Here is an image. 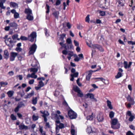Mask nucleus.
Returning <instances> with one entry per match:
<instances>
[{"instance_id":"obj_63","label":"nucleus","mask_w":135,"mask_h":135,"mask_svg":"<svg viewBox=\"0 0 135 135\" xmlns=\"http://www.w3.org/2000/svg\"><path fill=\"white\" fill-rule=\"evenodd\" d=\"M80 60V58H79L77 56H76V57L75 58L74 60L75 61L78 62Z\"/></svg>"},{"instance_id":"obj_55","label":"nucleus","mask_w":135,"mask_h":135,"mask_svg":"<svg viewBox=\"0 0 135 135\" xmlns=\"http://www.w3.org/2000/svg\"><path fill=\"white\" fill-rule=\"evenodd\" d=\"M99 13L100 15L102 16H105V12L102 11H100Z\"/></svg>"},{"instance_id":"obj_11","label":"nucleus","mask_w":135,"mask_h":135,"mask_svg":"<svg viewBox=\"0 0 135 135\" xmlns=\"http://www.w3.org/2000/svg\"><path fill=\"white\" fill-rule=\"evenodd\" d=\"M44 85V83L41 80L38 82V86L35 87V88L36 90H38Z\"/></svg>"},{"instance_id":"obj_19","label":"nucleus","mask_w":135,"mask_h":135,"mask_svg":"<svg viewBox=\"0 0 135 135\" xmlns=\"http://www.w3.org/2000/svg\"><path fill=\"white\" fill-rule=\"evenodd\" d=\"M25 13L27 15L32 14V11L30 8H26L24 11Z\"/></svg>"},{"instance_id":"obj_39","label":"nucleus","mask_w":135,"mask_h":135,"mask_svg":"<svg viewBox=\"0 0 135 135\" xmlns=\"http://www.w3.org/2000/svg\"><path fill=\"white\" fill-rule=\"evenodd\" d=\"M8 84L7 82H1L0 83V88L3 85H6Z\"/></svg>"},{"instance_id":"obj_21","label":"nucleus","mask_w":135,"mask_h":135,"mask_svg":"<svg viewBox=\"0 0 135 135\" xmlns=\"http://www.w3.org/2000/svg\"><path fill=\"white\" fill-rule=\"evenodd\" d=\"M10 6L11 7H13L14 8H16L18 7L17 4L15 2H11L10 3Z\"/></svg>"},{"instance_id":"obj_7","label":"nucleus","mask_w":135,"mask_h":135,"mask_svg":"<svg viewBox=\"0 0 135 135\" xmlns=\"http://www.w3.org/2000/svg\"><path fill=\"white\" fill-rule=\"evenodd\" d=\"M17 53L12 52L10 54V57L9 59L10 61H13L15 60V58L17 56Z\"/></svg>"},{"instance_id":"obj_6","label":"nucleus","mask_w":135,"mask_h":135,"mask_svg":"<svg viewBox=\"0 0 135 135\" xmlns=\"http://www.w3.org/2000/svg\"><path fill=\"white\" fill-rule=\"evenodd\" d=\"M33 67H35L32 68L30 69V72H32V73H36L38 71V70L39 69V67L38 66V64H37L36 65L32 64Z\"/></svg>"},{"instance_id":"obj_25","label":"nucleus","mask_w":135,"mask_h":135,"mask_svg":"<svg viewBox=\"0 0 135 135\" xmlns=\"http://www.w3.org/2000/svg\"><path fill=\"white\" fill-rule=\"evenodd\" d=\"M87 96L90 99H93L94 101L96 102L97 101V100L94 98V95L92 93H88L87 94Z\"/></svg>"},{"instance_id":"obj_50","label":"nucleus","mask_w":135,"mask_h":135,"mask_svg":"<svg viewBox=\"0 0 135 135\" xmlns=\"http://www.w3.org/2000/svg\"><path fill=\"white\" fill-rule=\"evenodd\" d=\"M21 40H26L28 39V38L23 36H21L20 37Z\"/></svg>"},{"instance_id":"obj_12","label":"nucleus","mask_w":135,"mask_h":135,"mask_svg":"<svg viewBox=\"0 0 135 135\" xmlns=\"http://www.w3.org/2000/svg\"><path fill=\"white\" fill-rule=\"evenodd\" d=\"M19 129L21 130H27L30 129V128H29L28 126H25L22 123L20 124L19 126Z\"/></svg>"},{"instance_id":"obj_43","label":"nucleus","mask_w":135,"mask_h":135,"mask_svg":"<svg viewBox=\"0 0 135 135\" xmlns=\"http://www.w3.org/2000/svg\"><path fill=\"white\" fill-rule=\"evenodd\" d=\"M78 97H81L83 96V94L82 92L80 90L78 93Z\"/></svg>"},{"instance_id":"obj_8","label":"nucleus","mask_w":135,"mask_h":135,"mask_svg":"<svg viewBox=\"0 0 135 135\" xmlns=\"http://www.w3.org/2000/svg\"><path fill=\"white\" fill-rule=\"evenodd\" d=\"M92 48L94 49H97L101 51H103L104 50L100 46L96 44L92 45Z\"/></svg>"},{"instance_id":"obj_53","label":"nucleus","mask_w":135,"mask_h":135,"mask_svg":"<svg viewBox=\"0 0 135 135\" xmlns=\"http://www.w3.org/2000/svg\"><path fill=\"white\" fill-rule=\"evenodd\" d=\"M66 42L68 44H72L71 40L70 38H68L66 40Z\"/></svg>"},{"instance_id":"obj_13","label":"nucleus","mask_w":135,"mask_h":135,"mask_svg":"<svg viewBox=\"0 0 135 135\" xmlns=\"http://www.w3.org/2000/svg\"><path fill=\"white\" fill-rule=\"evenodd\" d=\"M126 99L127 100L129 101L131 104L133 105L134 104L135 102L134 101V99L133 98L131 97L129 95H128L126 97Z\"/></svg>"},{"instance_id":"obj_18","label":"nucleus","mask_w":135,"mask_h":135,"mask_svg":"<svg viewBox=\"0 0 135 135\" xmlns=\"http://www.w3.org/2000/svg\"><path fill=\"white\" fill-rule=\"evenodd\" d=\"M93 72V71L92 70H90L88 71V75L86 77V79L87 80H89L90 79L92 74Z\"/></svg>"},{"instance_id":"obj_33","label":"nucleus","mask_w":135,"mask_h":135,"mask_svg":"<svg viewBox=\"0 0 135 135\" xmlns=\"http://www.w3.org/2000/svg\"><path fill=\"white\" fill-rule=\"evenodd\" d=\"M45 35L48 37L49 36V31L46 28H45L44 29Z\"/></svg>"},{"instance_id":"obj_57","label":"nucleus","mask_w":135,"mask_h":135,"mask_svg":"<svg viewBox=\"0 0 135 135\" xmlns=\"http://www.w3.org/2000/svg\"><path fill=\"white\" fill-rule=\"evenodd\" d=\"M128 43L129 45H135V42L133 41H128Z\"/></svg>"},{"instance_id":"obj_37","label":"nucleus","mask_w":135,"mask_h":135,"mask_svg":"<svg viewBox=\"0 0 135 135\" xmlns=\"http://www.w3.org/2000/svg\"><path fill=\"white\" fill-rule=\"evenodd\" d=\"M122 76V74L120 72H119L117 75H116L115 76V78L116 79H118L121 77Z\"/></svg>"},{"instance_id":"obj_27","label":"nucleus","mask_w":135,"mask_h":135,"mask_svg":"<svg viewBox=\"0 0 135 135\" xmlns=\"http://www.w3.org/2000/svg\"><path fill=\"white\" fill-rule=\"evenodd\" d=\"M59 13V12L58 11H55L53 12L52 14L56 18L58 19Z\"/></svg>"},{"instance_id":"obj_34","label":"nucleus","mask_w":135,"mask_h":135,"mask_svg":"<svg viewBox=\"0 0 135 135\" xmlns=\"http://www.w3.org/2000/svg\"><path fill=\"white\" fill-rule=\"evenodd\" d=\"M37 98L36 97L35 98H33L32 100V103L33 104L36 105L37 103Z\"/></svg>"},{"instance_id":"obj_56","label":"nucleus","mask_w":135,"mask_h":135,"mask_svg":"<svg viewBox=\"0 0 135 135\" xmlns=\"http://www.w3.org/2000/svg\"><path fill=\"white\" fill-rule=\"evenodd\" d=\"M46 9L47 10V11H46V13H49V10H50V7L47 4H46Z\"/></svg>"},{"instance_id":"obj_62","label":"nucleus","mask_w":135,"mask_h":135,"mask_svg":"<svg viewBox=\"0 0 135 135\" xmlns=\"http://www.w3.org/2000/svg\"><path fill=\"white\" fill-rule=\"evenodd\" d=\"M74 43L75 45L76 46H79V44L78 42L76 41L75 40H74Z\"/></svg>"},{"instance_id":"obj_10","label":"nucleus","mask_w":135,"mask_h":135,"mask_svg":"<svg viewBox=\"0 0 135 135\" xmlns=\"http://www.w3.org/2000/svg\"><path fill=\"white\" fill-rule=\"evenodd\" d=\"M97 119L99 122L103 121L104 119L103 114L100 113L98 114L97 116Z\"/></svg>"},{"instance_id":"obj_49","label":"nucleus","mask_w":135,"mask_h":135,"mask_svg":"<svg viewBox=\"0 0 135 135\" xmlns=\"http://www.w3.org/2000/svg\"><path fill=\"white\" fill-rule=\"evenodd\" d=\"M63 104L66 107H68L69 109H70V107H69L68 105L67 102L65 100H64L63 103Z\"/></svg>"},{"instance_id":"obj_36","label":"nucleus","mask_w":135,"mask_h":135,"mask_svg":"<svg viewBox=\"0 0 135 135\" xmlns=\"http://www.w3.org/2000/svg\"><path fill=\"white\" fill-rule=\"evenodd\" d=\"M73 88L74 91L77 93L80 90L79 88L77 86H74Z\"/></svg>"},{"instance_id":"obj_51","label":"nucleus","mask_w":135,"mask_h":135,"mask_svg":"<svg viewBox=\"0 0 135 135\" xmlns=\"http://www.w3.org/2000/svg\"><path fill=\"white\" fill-rule=\"evenodd\" d=\"M96 79H99L100 81H102L104 83V81H105V80L102 77L101 78H95Z\"/></svg>"},{"instance_id":"obj_46","label":"nucleus","mask_w":135,"mask_h":135,"mask_svg":"<svg viewBox=\"0 0 135 135\" xmlns=\"http://www.w3.org/2000/svg\"><path fill=\"white\" fill-rule=\"evenodd\" d=\"M19 17V14L16 12L14 14V17L15 18H18Z\"/></svg>"},{"instance_id":"obj_9","label":"nucleus","mask_w":135,"mask_h":135,"mask_svg":"<svg viewBox=\"0 0 135 135\" xmlns=\"http://www.w3.org/2000/svg\"><path fill=\"white\" fill-rule=\"evenodd\" d=\"M127 114L130 117L129 119V120L130 122H132L135 118L134 115H132L130 111H128L127 112Z\"/></svg>"},{"instance_id":"obj_28","label":"nucleus","mask_w":135,"mask_h":135,"mask_svg":"<svg viewBox=\"0 0 135 135\" xmlns=\"http://www.w3.org/2000/svg\"><path fill=\"white\" fill-rule=\"evenodd\" d=\"M34 93V91H32L30 93L28 94L26 96L25 98H30L33 95Z\"/></svg>"},{"instance_id":"obj_41","label":"nucleus","mask_w":135,"mask_h":135,"mask_svg":"<svg viewBox=\"0 0 135 135\" xmlns=\"http://www.w3.org/2000/svg\"><path fill=\"white\" fill-rule=\"evenodd\" d=\"M18 36V35L17 34H15L13 35L12 36V38L13 39V41H16L15 40L17 38Z\"/></svg>"},{"instance_id":"obj_47","label":"nucleus","mask_w":135,"mask_h":135,"mask_svg":"<svg viewBox=\"0 0 135 135\" xmlns=\"http://www.w3.org/2000/svg\"><path fill=\"white\" fill-rule=\"evenodd\" d=\"M36 127V125L35 124H33L31 125V129L33 132L34 131V128Z\"/></svg>"},{"instance_id":"obj_29","label":"nucleus","mask_w":135,"mask_h":135,"mask_svg":"<svg viewBox=\"0 0 135 135\" xmlns=\"http://www.w3.org/2000/svg\"><path fill=\"white\" fill-rule=\"evenodd\" d=\"M92 129L90 127L88 126L87 128L86 129V132L88 133H92Z\"/></svg>"},{"instance_id":"obj_26","label":"nucleus","mask_w":135,"mask_h":135,"mask_svg":"<svg viewBox=\"0 0 135 135\" xmlns=\"http://www.w3.org/2000/svg\"><path fill=\"white\" fill-rule=\"evenodd\" d=\"M26 18L29 21H32L33 19V17L32 14L27 15Z\"/></svg>"},{"instance_id":"obj_24","label":"nucleus","mask_w":135,"mask_h":135,"mask_svg":"<svg viewBox=\"0 0 135 135\" xmlns=\"http://www.w3.org/2000/svg\"><path fill=\"white\" fill-rule=\"evenodd\" d=\"M107 106L109 109H113V107L112 105L111 102L109 100H107Z\"/></svg>"},{"instance_id":"obj_5","label":"nucleus","mask_w":135,"mask_h":135,"mask_svg":"<svg viewBox=\"0 0 135 135\" xmlns=\"http://www.w3.org/2000/svg\"><path fill=\"white\" fill-rule=\"evenodd\" d=\"M36 33L35 32H33L28 37V40L31 42L34 41V40L36 38Z\"/></svg>"},{"instance_id":"obj_64","label":"nucleus","mask_w":135,"mask_h":135,"mask_svg":"<svg viewBox=\"0 0 135 135\" xmlns=\"http://www.w3.org/2000/svg\"><path fill=\"white\" fill-rule=\"evenodd\" d=\"M129 127L131 129L133 130H135V127L133 125H130L129 126Z\"/></svg>"},{"instance_id":"obj_42","label":"nucleus","mask_w":135,"mask_h":135,"mask_svg":"<svg viewBox=\"0 0 135 135\" xmlns=\"http://www.w3.org/2000/svg\"><path fill=\"white\" fill-rule=\"evenodd\" d=\"M9 27H15L16 26V24L14 22L10 23L9 24Z\"/></svg>"},{"instance_id":"obj_60","label":"nucleus","mask_w":135,"mask_h":135,"mask_svg":"<svg viewBox=\"0 0 135 135\" xmlns=\"http://www.w3.org/2000/svg\"><path fill=\"white\" fill-rule=\"evenodd\" d=\"M65 36L66 35L65 34H62V35H60V39L63 40L65 37Z\"/></svg>"},{"instance_id":"obj_54","label":"nucleus","mask_w":135,"mask_h":135,"mask_svg":"<svg viewBox=\"0 0 135 135\" xmlns=\"http://www.w3.org/2000/svg\"><path fill=\"white\" fill-rule=\"evenodd\" d=\"M15 50L16 51L18 52H20L22 50V49L19 47H17L16 48Z\"/></svg>"},{"instance_id":"obj_4","label":"nucleus","mask_w":135,"mask_h":135,"mask_svg":"<svg viewBox=\"0 0 135 135\" xmlns=\"http://www.w3.org/2000/svg\"><path fill=\"white\" fill-rule=\"evenodd\" d=\"M37 46L35 44L32 45L30 48L29 53L30 55L33 54L35 52L37 49Z\"/></svg>"},{"instance_id":"obj_14","label":"nucleus","mask_w":135,"mask_h":135,"mask_svg":"<svg viewBox=\"0 0 135 135\" xmlns=\"http://www.w3.org/2000/svg\"><path fill=\"white\" fill-rule=\"evenodd\" d=\"M76 129L74 125L72 124L71 126V133L72 135H75L76 133Z\"/></svg>"},{"instance_id":"obj_22","label":"nucleus","mask_w":135,"mask_h":135,"mask_svg":"<svg viewBox=\"0 0 135 135\" xmlns=\"http://www.w3.org/2000/svg\"><path fill=\"white\" fill-rule=\"evenodd\" d=\"M40 113L43 114V115H42V116H44L46 117H48L49 115V113L48 112L47 110H44V112H42V111L41 110L40 111Z\"/></svg>"},{"instance_id":"obj_3","label":"nucleus","mask_w":135,"mask_h":135,"mask_svg":"<svg viewBox=\"0 0 135 135\" xmlns=\"http://www.w3.org/2000/svg\"><path fill=\"white\" fill-rule=\"evenodd\" d=\"M68 115L71 119H74L76 118L77 117V114L71 108L68 111Z\"/></svg>"},{"instance_id":"obj_48","label":"nucleus","mask_w":135,"mask_h":135,"mask_svg":"<svg viewBox=\"0 0 135 135\" xmlns=\"http://www.w3.org/2000/svg\"><path fill=\"white\" fill-rule=\"evenodd\" d=\"M89 15H88L85 18V21L88 23H89Z\"/></svg>"},{"instance_id":"obj_23","label":"nucleus","mask_w":135,"mask_h":135,"mask_svg":"<svg viewBox=\"0 0 135 135\" xmlns=\"http://www.w3.org/2000/svg\"><path fill=\"white\" fill-rule=\"evenodd\" d=\"M68 56L67 58L69 60H70L71 59V57L74 55V54L73 51H69L68 54Z\"/></svg>"},{"instance_id":"obj_38","label":"nucleus","mask_w":135,"mask_h":135,"mask_svg":"<svg viewBox=\"0 0 135 135\" xmlns=\"http://www.w3.org/2000/svg\"><path fill=\"white\" fill-rule=\"evenodd\" d=\"M38 115H36L35 114L33 115L32 116V119L33 120L36 121L38 119Z\"/></svg>"},{"instance_id":"obj_45","label":"nucleus","mask_w":135,"mask_h":135,"mask_svg":"<svg viewBox=\"0 0 135 135\" xmlns=\"http://www.w3.org/2000/svg\"><path fill=\"white\" fill-rule=\"evenodd\" d=\"M79 73L78 72L74 73L73 74H71V76H73L75 77H77L78 76Z\"/></svg>"},{"instance_id":"obj_59","label":"nucleus","mask_w":135,"mask_h":135,"mask_svg":"<svg viewBox=\"0 0 135 135\" xmlns=\"http://www.w3.org/2000/svg\"><path fill=\"white\" fill-rule=\"evenodd\" d=\"M78 56L79 57V58H80V60H83L84 59V57L83 55L82 54H80L78 55Z\"/></svg>"},{"instance_id":"obj_40","label":"nucleus","mask_w":135,"mask_h":135,"mask_svg":"<svg viewBox=\"0 0 135 135\" xmlns=\"http://www.w3.org/2000/svg\"><path fill=\"white\" fill-rule=\"evenodd\" d=\"M114 115V113L113 111H111L110 112L109 114V117L112 118L113 117Z\"/></svg>"},{"instance_id":"obj_30","label":"nucleus","mask_w":135,"mask_h":135,"mask_svg":"<svg viewBox=\"0 0 135 135\" xmlns=\"http://www.w3.org/2000/svg\"><path fill=\"white\" fill-rule=\"evenodd\" d=\"M58 127H59V128L62 129L64 127V124L62 123H60L59 126L56 125V130L57 129Z\"/></svg>"},{"instance_id":"obj_35","label":"nucleus","mask_w":135,"mask_h":135,"mask_svg":"<svg viewBox=\"0 0 135 135\" xmlns=\"http://www.w3.org/2000/svg\"><path fill=\"white\" fill-rule=\"evenodd\" d=\"M93 114V113H92L91 115H89V116H88L86 117V119L88 120H93V117L92 116Z\"/></svg>"},{"instance_id":"obj_1","label":"nucleus","mask_w":135,"mask_h":135,"mask_svg":"<svg viewBox=\"0 0 135 135\" xmlns=\"http://www.w3.org/2000/svg\"><path fill=\"white\" fill-rule=\"evenodd\" d=\"M8 36L6 35L3 37L4 39V42L6 45L10 48H12L14 45V43L16 42V41H14L12 40L11 37L8 38Z\"/></svg>"},{"instance_id":"obj_20","label":"nucleus","mask_w":135,"mask_h":135,"mask_svg":"<svg viewBox=\"0 0 135 135\" xmlns=\"http://www.w3.org/2000/svg\"><path fill=\"white\" fill-rule=\"evenodd\" d=\"M6 0H0V7L1 9H4L5 7L3 5Z\"/></svg>"},{"instance_id":"obj_16","label":"nucleus","mask_w":135,"mask_h":135,"mask_svg":"<svg viewBox=\"0 0 135 135\" xmlns=\"http://www.w3.org/2000/svg\"><path fill=\"white\" fill-rule=\"evenodd\" d=\"M4 57L6 60H7L9 57V54L8 51L5 50L4 51Z\"/></svg>"},{"instance_id":"obj_17","label":"nucleus","mask_w":135,"mask_h":135,"mask_svg":"<svg viewBox=\"0 0 135 135\" xmlns=\"http://www.w3.org/2000/svg\"><path fill=\"white\" fill-rule=\"evenodd\" d=\"M35 73H32L31 74H28L27 75V77L28 78H31L34 79H36L37 77V75L35 74Z\"/></svg>"},{"instance_id":"obj_52","label":"nucleus","mask_w":135,"mask_h":135,"mask_svg":"<svg viewBox=\"0 0 135 135\" xmlns=\"http://www.w3.org/2000/svg\"><path fill=\"white\" fill-rule=\"evenodd\" d=\"M59 94V91L57 90H56L55 91V92L54 93V95L56 97H57Z\"/></svg>"},{"instance_id":"obj_2","label":"nucleus","mask_w":135,"mask_h":135,"mask_svg":"<svg viewBox=\"0 0 135 135\" xmlns=\"http://www.w3.org/2000/svg\"><path fill=\"white\" fill-rule=\"evenodd\" d=\"M118 122L117 119H113L111 122V127L113 129H117L120 127V124H117Z\"/></svg>"},{"instance_id":"obj_32","label":"nucleus","mask_w":135,"mask_h":135,"mask_svg":"<svg viewBox=\"0 0 135 135\" xmlns=\"http://www.w3.org/2000/svg\"><path fill=\"white\" fill-rule=\"evenodd\" d=\"M24 104L22 102H20L18 103V104L17 106L20 108L21 107L23 106H25Z\"/></svg>"},{"instance_id":"obj_58","label":"nucleus","mask_w":135,"mask_h":135,"mask_svg":"<svg viewBox=\"0 0 135 135\" xmlns=\"http://www.w3.org/2000/svg\"><path fill=\"white\" fill-rule=\"evenodd\" d=\"M126 135H134V134L130 131H128L126 133Z\"/></svg>"},{"instance_id":"obj_31","label":"nucleus","mask_w":135,"mask_h":135,"mask_svg":"<svg viewBox=\"0 0 135 135\" xmlns=\"http://www.w3.org/2000/svg\"><path fill=\"white\" fill-rule=\"evenodd\" d=\"M13 93L14 92L12 91H9L7 93V94L9 97H11L13 96Z\"/></svg>"},{"instance_id":"obj_61","label":"nucleus","mask_w":135,"mask_h":135,"mask_svg":"<svg viewBox=\"0 0 135 135\" xmlns=\"http://www.w3.org/2000/svg\"><path fill=\"white\" fill-rule=\"evenodd\" d=\"M98 132V131L97 129L95 128H93V129H92V133H97Z\"/></svg>"},{"instance_id":"obj_44","label":"nucleus","mask_w":135,"mask_h":135,"mask_svg":"<svg viewBox=\"0 0 135 135\" xmlns=\"http://www.w3.org/2000/svg\"><path fill=\"white\" fill-rule=\"evenodd\" d=\"M10 117L11 119L13 120H15L16 119V117L13 114L11 115Z\"/></svg>"},{"instance_id":"obj_15","label":"nucleus","mask_w":135,"mask_h":135,"mask_svg":"<svg viewBox=\"0 0 135 135\" xmlns=\"http://www.w3.org/2000/svg\"><path fill=\"white\" fill-rule=\"evenodd\" d=\"M132 63V62H129V64L128 65V62L126 61H124L123 62V64L124 68L125 69H127V68H129Z\"/></svg>"}]
</instances>
